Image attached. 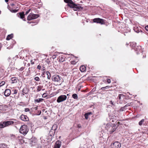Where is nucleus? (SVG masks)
Segmentation results:
<instances>
[{"mask_svg": "<svg viewBox=\"0 0 148 148\" xmlns=\"http://www.w3.org/2000/svg\"><path fill=\"white\" fill-rule=\"evenodd\" d=\"M65 3H68L67 5L71 8H73L75 11L82 9L83 8L79 4H76L72 0H65Z\"/></svg>", "mask_w": 148, "mask_h": 148, "instance_id": "1", "label": "nucleus"}, {"mask_svg": "<svg viewBox=\"0 0 148 148\" xmlns=\"http://www.w3.org/2000/svg\"><path fill=\"white\" fill-rule=\"evenodd\" d=\"M15 122L12 121H4L2 123H0V128H4L9 127L10 125H14Z\"/></svg>", "mask_w": 148, "mask_h": 148, "instance_id": "2", "label": "nucleus"}, {"mask_svg": "<svg viewBox=\"0 0 148 148\" xmlns=\"http://www.w3.org/2000/svg\"><path fill=\"white\" fill-rule=\"evenodd\" d=\"M28 130L27 126L23 125L21 126L19 130L20 133L23 135H26L28 132Z\"/></svg>", "mask_w": 148, "mask_h": 148, "instance_id": "3", "label": "nucleus"}, {"mask_svg": "<svg viewBox=\"0 0 148 148\" xmlns=\"http://www.w3.org/2000/svg\"><path fill=\"white\" fill-rule=\"evenodd\" d=\"M57 128V125L56 124H54L52 127L51 130L49 132L50 135L51 136H53L54 135L55 131Z\"/></svg>", "mask_w": 148, "mask_h": 148, "instance_id": "4", "label": "nucleus"}, {"mask_svg": "<svg viewBox=\"0 0 148 148\" xmlns=\"http://www.w3.org/2000/svg\"><path fill=\"white\" fill-rule=\"evenodd\" d=\"M38 16L39 15L38 14L30 13L28 16L27 18V20L29 21H30L37 18Z\"/></svg>", "mask_w": 148, "mask_h": 148, "instance_id": "5", "label": "nucleus"}, {"mask_svg": "<svg viewBox=\"0 0 148 148\" xmlns=\"http://www.w3.org/2000/svg\"><path fill=\"white\" fill-rule=\"evenodd\" d=\"M93 21L95 23H99L101 25L105 23L104 20L99 18H96L93 19Z\"/></svg>", "mask_w": 148, "mask_h": 148, "instance_id": "6", "label": "nucleus"}, {"mask_svg": "<svg viewBox=\"0 0 148 148\" xmlns=\"http://www.w3.org/2000/svg\"><path fill=\"white\" fill-rule=\"evenodd\" d=\"M111 147L112 148H120L121 147V144L118 142H115L112 144Z\"/></svg>", "mask_w": 148, "mask_h": 148, "instance_id": "7", "label": "nucleus"}, {"mask_svg": "<svg viewBox=\"0 0 148 148\" xmlns=\"http://www.w3.org/2000/svg\"><path fill=\"white\" fill-rule=\"evenodd\" d=\"M60 78L59 75H53L52 78V80L53 81L59 82H60Z\"/></svg>", "mask_w": 148, "mask_h": 148, "instance_id": "8", "label": "nucleus"}, {"mask_svg": "<svg viewBox=\"0 0 148 148\" xmlns=\"http://www.w3.org/2000/svg\"><path fill=\"white\" fill-rule=\"evenodd\" d=\"M65 100V95H62L59 96L57 100V101L58 103H60Z\"/></svg>", "mask_w": 148, "mask_h": 148, "instance_id": "9", "label": "nucleus"}, {"mask_svg": "<svg viewBox=\"0 0 148 148\" xmlns=\"http://www.w3.org/2000/svg\"><path fill=\"white\" fill-rule=\"evenodd\" d=\"M20 119L22 121H28L29 120L27 116L23 114H22L20 116Z\"/></svg>", "mask_w": 148, "mask_h": 148, "instance_id": "10", "label": "nucleus"}, {"mask_svg": "<svg viewBox=\"0 0 148 148\" xmlns=\"http://www.w3.org/2000/svg\"><path fill=\"white\" fill-rule=\"evenodd\" d=\"M10 81L12 84H15L17 83L19 81V80L17 77H14L11 78Z\"/></svg>", "mask_w": 148, "mask_h": 148, "instance_id": "11", "label": "nucleus"}, {"mask_svg": "<svg viewBox=\"0 0 148 148\" xmlns=\"http://www.w3.org/2000/svg\"><path fill=\"white\" fill-rule=\"evenodd\" d=\"M11 92V90L10 89H6L4 92V95L5 96L8 97L10 95Z\"/></svg>", "mask_w": 148, "mask_h": 148, "instance_id": "12", "label": "nucleus"}, {"mask_svg": "<svg viewBox=\"0 0 148 148\" xmlns=\"http://www.w3.org/2000/svg\"><path fill=\"white\" fill-rule=\"evenodd\" d=\"M8 106L4 105H0V110H5L8 108Z\"/></svg>", "mask_w": 148, "mask_h": 148, "instance_id": "13", "label": "nucleus"}, {"mask_svg": "<svg viewBox=\"0 0 148 148\" xmlns=\"http://www.w3.org/2000/svg\"><path fill=\"white\" fill-rule=\"evenodd\" d=\"M43 88V86L42 85H39L37 87L36 91L37 92H39L41 90H45V89H42Z\"/></svg>", "mask_w": 148, "mask_h": 148, "instance_id": "14", "label": "nucleus"}, {"mask_svg": "<svg viewBox=\"0 0 148 148\" xmlns=\"http://www.w3.org/2000/svg\"><path fill=\"white\" fill-rule=\"evenodd\" d=\"M61 144V142L59 140H58L56 142L55 144V145L58 147H59V148H60Z\"/></svg>", "mask_w": 148, "mask_h": 148, "instance_id": "15", "label": "nucleus"}, {"mask_svg": "<svg viewBox=\"0 0 148 148\" xmlns=\"http://www.w3.org/2000/svg\"><path fill=\"white\" fill-rule=\"evenodd\" d=\"M17 14H19L18 16H19L21 19H23L25 17V15L23 12L18 13Z\"/></svg>", "mask_w": 148, "mask_h": 148, "instance_id": "16", "label": "nucleus"}, {"mask_svg": "<svg viewBox=\"0 0 148 148\" xmlns=\"http://www.w3.org/2000/svg\"><path fill=\"white\" fill-rule=\"evenodd\" d=\"M44 100V99L42 98H38L37 99L34 100V102L35 103H39L42 102Z\"/></svg>", "mask_w": 148, "mask_h": 148, "instance_id": "17", "label": "nucleus"}, {"mask_svg": "<svg viewBox=\"0 0 148 148\" xmlns=\"http://www.w3.org/2000/svg\"><path fill=\"white\" fill-rule=\"evenodd\" d=\"M80 71L82 72H84L86 70V67L82 65L79 68Z\"/></svg>", "mask_w": 148, "mask_h": 148, "instance_id": "18", "label": "nucleus"}, {"mask_svg": "<svg viewBox=\"0 0 148 148\" xmlns=\"http://www.w3.org/2000/svg\"><path fill=\"white\" fill-rule=\"evenodd\" d=\"M13 34L8 35L6 39L7 40H9L11 39L13 37Z\"/></svg>", "mask_w": 148, "mask_h": 148, "instance_id": "19", "label": "nucleus"}, {"mask_svg": "<svg viewBox=\"0 0 148 148\" xmlns=\"http://www.w3.org/2000/svg\"><path fill=\"white\" fill-rule=\"evenodd\" d=\"M29 91V89L26 87L24 88L23 90V92L25 94L27 93Z\"/></svg>", "mask_w": 148, "mask_h": 148, "instance_id": "20", "label": "nucleus"}, {"mask_svg": "<svg viewBox=\"0 0 148 148\" xmlns=\"http://www.w3.org/2000/svg\"><path fill=\"white\" fill-rule=\"evenodd\" d=\"M0 148H8L6 145L4 144H0Z\"/></svg>", "mask_w": 148, "mask_h": 148, "instance_id": "21", "label": "nucleus"}, {"mask_svg": "<svg viewBox=\"0 0 148 148\" xmlns=\"http://www.w3.org/2000/svg\"><path fill=\"white\" fill-rule=\"evenodd\" d=\"M46 74L47 75V78L48 79H50L51 77V74L49 71H47L46 72Z\"/></svg>", "mask_w": 148, "mask_h": 148, "instance_id": "22", "label": "nucleus"}, {"mask_svg": "<svg viewBox=\"0 0 148 148\" xmlns=\"http://www.w3.org/2000/svg\"><path fill=\"white\" fill-rule=\"evenodd\" d=\"M36 60L35 59H32L30 60V62L31 64L32 65H33L35 64V62L36 61Z\"/></svg>", "mask_w": 148, "mask_h": 148, "instance_id": "23", "label": "nucleus"}, {"mask_svg": "<svg viewBox=\"0 0 148 148\" xmlns=\"http://www.w3.org/2000/svg\"><path fill=\"white\" fill-rule=\"evenodd\" d=\"M13 94H15L17 93L18 92V90L15 89H13L12 90Z\"/></svg>", "mask_w": 148, "mask_h": 148, "instance_id": "24", "label": "nucleus"}, {"mask_svg": "<svg viewBox=\"0 0 148 148\" xmlns=\"http://www.w3.org/2000/svg\"><path fill=\"white\" fill-rule=\"evenodd\" d=\"M72 97L74 99H77L78 98L77 95L76 94H73Z\"/></svg>", "mask_w": 148, "mask_h": 148, "instance_id": "25", "label": "nucleus"}, {"mask_svg": "<svg viewBox=\"0 0 148 148\" xmlns=\"http://www.w3.org/2000/svg\"><path fill=\"white\" fill-rule=\"evenodd\" d=\"M144 121V119H142L139 122V125H141L143 124V123Z\"/></svg>", "mask_w": 148, "mask_h": 148, "instance_id": "26", "label": "nucleus"}, {"mask_svg": "<svg viewBox=\"0 0 148 148\" xmlns=\"http://www.w3.org/2000/svg\"><path fill=\"white\" fill-rule=\"evenodd\" d=\"M65 60V58L62 57H60L59 58V61L60 62H63Z\"/></svg>", "mask_w": 148, "mask_h": 148, "instance_id": "27", "label": "nucleus"}, {"mask_svg": "<svg viewBox=\"0 0 148 148\" xmlns=\"http://www.w3.org/2000/svg\"><path fill=\"white\" fill-rule=\"evenodd\" d=\"M47 91L46 92H45L42 95V97L43 98H45L47 97V95L46 93Z\"/></svg>", "mask_w": 148, "mask_h": 148, "instance_id": "28", "label": "nucleus"}, {"mask_svg": "<svg viewBox=\"0 0 148 148\" xmlns=\"http://www.w3.org/2000/svg\"><path fill=\"white\" fill-rule=\"evenodd\" d=\"M110 88V86H107L105 87H103L101 88V89L102 90H105L106 89L109 88Z\"/></svg>", "mask_w": 148, "mask_h": 148, "instance_id": "29", "label": "nucleus"}, {"mask_svg": "<svg viewBox=\"0 0 148 148\" xmlns=\"http://www.w3.org/2000/svg\"><path fill=\"white\" fill-rule=\"evenodd\" d=\"M127 105H125V106L124 107H121V110L122 111H123L124 110V109L126 108L127 107Z\"/></svg>", "mask_w": 148, "mask_h": 148, "instance_id": "30", "label": "nucleus"}, {"mask_svg": "<svg viewBox=\"0 0 148 148\" xmlns=\"http://www.w3.org/2000/svg\"><path fill=\"white\" fill-rule=\"evenodd\" d=\"M18 11V10H11V11L13 13H15L17 12Z\"/></svg>", "mask_w": 148, "mask_h": 148, "instance_id": "31", "label": "nucleus"}, {"mask_svg": "<svg viewBox=\"0 0 148 148\" xmlns=\"http://www.w3.org/2000/svg\"><path fill=\"white\" fill-rule=\"evenodd\" d=\"M124 96V95L123 94H119L118 96V97L119 100H121V97H123Z\"/></svg>", "mask_w": 148, "mask_h": 148, "instance_id": "32", "label": "nucleus"}, {"mask_svg": "<svg viewBox=\"0 0 148 148\" xmlns=\"http://www.w3.org/2000/svg\"><path fill=\"white\" fill-rule=\"evenodd\" d=\"M34 79L36 81H39L40 79L38 77H35Z\"/></svg>", "mask_w": 148, "mask_h": 148, "instance_id": "33", "label": "nucleus"}, {"mask_svg": "<svg viewBox=\"0 0 148 148\" xmlns=\"http://www.w3.org/2000/svg\"><path fill=\"white\" fill-rule=\"evenodd\" d=\"M88 115L86 113H85L84 114V116L85 119H88Z\"/></svg>", "mask_w": 148, "mask_h": 148, "instance_id": "34", "label": "nucleus"}, {"mask_svg": "<svg viewBox=\"0 0 148 148\" xmlns=\"http://www.w3.org/2000/svg\"><path fill=\"white\" fill-rule=\"evenodd\" d=\"M116 130V128H113L110 131V133H112L113 132L115 131Z\"/></svg>", "mask_w": 148, "mask_h": 148, "instance_id": "35", "label": "nucleus"}, {"mask_svg": "<svg viewBox=\"0 0 148 148\" xmlns=\"http://www.w3.org/2000/svg\"><path fill=\"white\" fill-rule=\"evenodd\" d=\"M25 67H22L18 69L19 71H22L25 69Z\"/></svg>", "mask_w": 148, "mask_h": 148, "instance_id": "36", "label": "nucleus"}, {"mask_svg": "<svg viewBox=\"0 0 148 148\" xmlns=\"http://www.w3.org/2000/svg\"><path fill=\"white\" fill-rule=\"evenodd\" d=\"M29 110H30L29 109L27 108H25V112H29Z\"/></svg>", "mask_w": 148, "mask_h": 148, "instance_id": "37", "label": "nucleus"}, {"mask_svg": "<svg viewBox=\"0 0 148 148\" xmlns=\"http://www.w3.org/2000/svg\"><path fill=\"white\" fill-rule=\"evenodd\" d=\"M40 64H39L37 66V68L38 70H40L41 68V66L40 65Z\"/></svg>", "mask_w": 148, "mask_h": 148, "instance_id": "38", "label": "nucleus"}, {"mask_svg": "<svg viewBox=\"0 0 148 148\" xmlns=\"http://www.w3.org/2000/svg\"><path fill=\"white\" fill-rule=\"evenodd\" d=\"M5 82H1V83L0 84V85L1 86H2L3 85H4V84H5Z\"/></svg>", "mask_w": 148, "mask_h": 148, "instance_id": "39", "label": "nucleus"}, {"mask_svg": "<svg viewBox=\"0 0 148 148\" xmlns=\"http://www.w3.org/2000/svg\"><path fill=\"white\" fill-rule=\"evenodd\" d=\"M31 10V9H29L27 11L25 12V14H27L30 12Z\"/></svg>", "mask_w": 148, "mask_h": 148, "instance_id": "40", "label": "nucleus"}, {"mask_svg": "<svg viewBox=\"0 0 148 148\" xmlns=\"http://www.w3.org/2000/svg\"><path fill=\"white\" fill-rule=\"evenodd\" d=\"M107 82L108 83H110L111 82L110 80V79H107Z\"/></svg>", "mask_w": 148, "mask_h": 148, "instance_id": "41", "label": "nucleus"}, {"mask_svg": "<svg viewBox=\"0 0 148 148\" xmlns=\"http://www.w3.org/2000/svg\"><path fill=\"white\" fill-rule=\"evenodd\" d=\"M71 64H75V63H76V62H75V61H72L71 62Z\"/></svg>", "mask_w": 148, "mask_h": 148, "instance_id": "42", "label": "nucleus"}, {"mask_svg": "<svg viewBox=\"0 0 148 148\" xmlns=\"http://www.w3.org/2000/svg\"><path fill=\"white\" fill-rule=\"evenodd\" d=\"M146 30L148 31V25H147L145 27Z\"/></svg>", "mask_w": 148, "mask_h": 148, "instance_id": "43", "label": "nucleus"}, {"mask_svg": "<svg viewBox=\"0 0 148 148\" xmlns=\"http://www.w3.org/2000/svg\"><path fill=\"white\" fill-rule=\"evenodd\" d=\"M87 114L89 116V115H90L91 114H92V113L91 112H89L88 113H87Z\"/></svg>", "mask_w": 148, "mask_h": 148, "instance_id": "44", "label": "nucleus"}, {"mask_svg": "<svg viewBox=\"0 0 148 148\" xmlns=\"http://www.w3.org/2000/svg\"><path fill=\"white\" fill-rule=\"evenodd\" d=\"M110 103L112 105H114V102H112V101H110Z\"/></svg>", "mask_w": 148, "mask_h": 148, "instance_id": "45", "label": "nucleus"}, {"mask_svg": "<svg viewBox=\"0 0 148 148\" xmlns=\"http://www.w3.org/2000/svg\"><path fill=\"white\" fill-rule=\"evenodd\" d=\"M45 73H46V72L45 71L43 72L42 73V75L43 77V75H44Z\"/></svg>", "mask_w": 148, "mask_h": 148, "instance_id": "46", "label": "nucleus"}, {"mask_svg": "<svg viewBox=\"0 0 148 148\" xmlns=\"http://www.w3.org/2000/svg\"><path fill=\"white\" fill-rule=\"evenodd\" d=\"M53 148H59V147H58L54 145V147Z\"/></svg>", "mask_w": 148, "mask_h": 148, "instance_id": "47", "label": "nucleus"}, {"mask_svg": "<svg viewBox=\"0 0 148 148\" xmlns=\"http://www.w3.org/2000/svg\"><path fill=\"white\" fill-rule=\"evenodd\" d=\"M11 5L12 6H14V3H12V4H11Z\"/></svg>", "mask_w": 148, "mask_h": 148, "instance_id": "48", "label": "nucleus"}, {"mask_svg": "<svg viewBox=\"0 0 148 148\" xmlns=\"http://www.w3.org/2000/svg\"><path fill=\"white\" fill-rule=\"evenodd\" d=\"M27 65L28 66H29L30 65V64L29 63H28V64H27Z\"/></svg>", "mask_w": 148, "mask_h": 148, "instance_id": "49", "label": "nucleus"}, {"mask_svg": "<svg viewBox=\"0 0 148 148\" xmlns=\"http://www.w3.org/2000/svg\"><path fill=\"white\" fill-rule=\"evenodd\" d=\"M34 88H34V87H31V88H32V90H33Z\"/></svg>", "mask_w": 148, "mask_h": 148, "instance_id": "50", "label": "nucleus"}, {"mask_svg": "<svg viewBox=\"0 0 148 148\" xmlns=\"http://www.w3.org/2000/svg\"><path fill=\"white\" fill-rule=\"evenodd\" d=\"M5 1L6 2H8V0H5Z\"/></svg>", "mask_w": 148, "mask_h": 148, "instance_id": "51", "label": "nucleus"}, {"mask_svg": "<svg viewBox=\"0 0 148 148\" xmlns=\"http://www.w3.org/2000/svg\"><path fill=\"white\" fill-rule=\"evenodd\" d=\"M27 23H31V22H29V21H28L27 22Z\"/></svg>", "mask_w": 148, "mask_h": 148, "instance_id": "52", "label": "nucleus"}, {"mask_svg": "<svg viewBox=\"0 0 148 148\" xmlns=\"http://www.w3.org/2000/svg\"><path fill=\"white\" fill-rule=\"evenodd\" d=\"M65 100L66 99V96L65 95Z\"/></svg>", "mask_w": 148, "mask_h": 148, "instance_id": "53", "label": "nucleus"}, {"mask_svg": "<svg viewBox=\"0 0 148 148\" xmlns=\"http://www.w3.org/2000/svg\"><path fill=\"white\" fill-rule=\"evenodd\" d=\"M78 128L80 127H79V125H78Z\"/></svg>", "mask_w": 148, "mask_h": 148, "instance_id": "54", "label": "nucleus"}, {"mask_svg": "<svg viewBox=\"0 0 148 148\" xmlns=\"http://www.w3.org/2000/svg\"><path fill=\"white\" fill-rule=\"evenodd\" d=\"M41 111H40V114H41Z\"/></svg>", "mask_w": 148, "mask_h": 148, "instance_id": "55", "label": "nucleus"}, {"mask_svg": "<svg viewBox=\"0 0 148 148\" xmlns=\"http://www.w3.org/2000/svg\"><path fill=\"white\" fill-rule=\"evenodd\" d=\"M41 70L42 71H44V69H43H43H41Z\"/></svg>", "mask_w": 148, "mask_h": 148, "instance_id": "56", "label": "nucleus"}, {"mask_svg": "<svg viewBox=\"0 0 148 148\" xmlns=\"http://www.w3.org/2000/svg\"><path fill=\"white\" fill-rule=\"evenodd\" d=\"M118 124H119L120 122H118Z\"/></svg>", "mask_w": 148, "mask_h": 148, "instance_id": "57", "label": "nucleus"}, {"mask_svg": "<svg viewBox=\"0 0 148 148\" xmlns=\"http://www.w3.org/2000/svg\"><path fill=\"white\" fill-rule=\"evenodd\" d=\"M23 20L24 21H25V19H23Z\"/></svg>", "mask_w": 148, "mask_h": 148, "instance_id": "58", "label": "nucleus"}, {"mask_svg": "<svg viewBox=\"0 0 148 148\" xmlns=\"http://www.w3.org/2000/svg\"><path fill=\"white\" fill-rule=\"evenodd\" d=\"M52 132H51V134H52Z\"/></svg>", "mask_w": 148, "mask_h": 148, "instance_id": "59", "label": "nucleus"}, {"mask_svg": "<svg viewBox=\"0 0 148 148\" xmlns=\"http://www.w3.org/2000/svg\"><path fill=\"white\" fill-rule=\"evenodd\" d=\"M23 95H24V94H23Z\"/></svg>", "mask_w": 148, "mask_h": 148, "instance_id": "60", "label": "nucleus"}, {"mask_svg": "<svg viewBox=\"0 0 148 148\" xmlns=\"http://www.w3.org/2000/svg\"><path fill=\"white\" fill-rule=\"evenodd\" d=\"M64 1L65 2V0H64Z\"/></svg>", "mask_w": 148, "mask_h": 148, "instance_id": "61", "label": "nucleus"}]
</instances>
